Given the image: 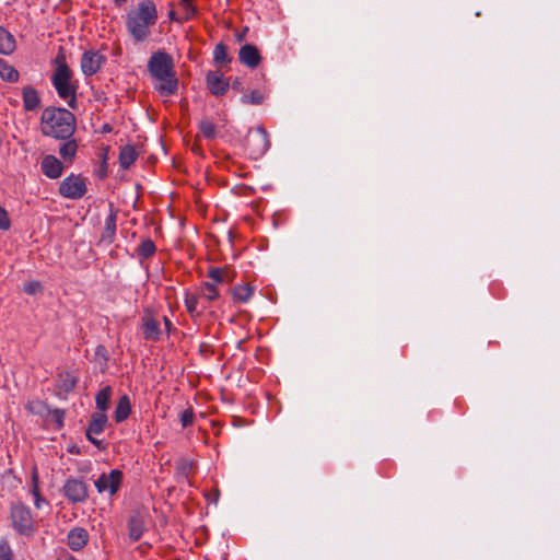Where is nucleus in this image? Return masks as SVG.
Here are the masks:
<instances>
[{"label":"nucleus","instance_id":"nucleus-1","mask_svg":"<svg viewBox=\"0 0 560 560\" xmlns=\"http://www.w3.org/2000/svg\"><path fill=\"white\" fill-rule=\"evenodd\" d=\"M159 19L158 8L153 0H141L126 15V27L131 37L142 43L151 35Z\"/></svg>","mask_w":560,"mask_h":560},{"label":"nucleus","instance_id":"nucleus-36","mask_svg":"<svg viewBox=\"0 0 560 560\" xmlns=\"http://www.w3.org/2000/svg\"><path fill=\"white\" fill-rule=\"evenodd\" d=\"M143 533V526L140 521L131 520L129 523V537L132 541H138Z\"/></svg>","mask_w":560,"mask_h":560},{"label":"nucleus","instance_id":"nucleus-21","mask_svg":"<svg viewBox=\"0 0 560 560\" xmlns=\"http://www.w3.org/2000/svg\"><path fill=\"white\" fill-rule=\"evenodd\" d=\"M14 36L4 27H0V54L11 55L15 50Z\"/></svg>","mask_w":560,"mask_h":560},{"label":"nucleus","instance_id":"nucleus-42","mask_svg":"<svg viewBox=\"0 0 560 560\" xmlns=\"http://www.w3.org/2000/svg\"><path fill=\"white\" fill-rule=\"evenodd\" d=\"M12 550L7 542L0 544V560H13Z\"/></svg>","mask_w":560,"mask_h":560},{"label":"nucleus","instance_id":"nucleus-13","mask_svg":"<svg viewBox=\"0 0 560 560\" xmlns=\"http://www.w3.org/2000/svg\"><path fill=\"white\" fill-rule=\"evenodd\" d=\"M141 329L145 340L155 341L161 335L160 323L151 314L142 317Z\"/></svg>","mask_w":560,"mask_h":560},{"label":"nucleus","instance_id":"nucleus-39","mask_svg":"<svg viewBox=\"0 0 560 560\" xmlns=\"http://www.w3.org/2000/svg\"><path fill=\"white\" fill-rule=\"evenodd\" d=\"M195 412L192 408H187L179 415V421L183 428H187L194 423Z\"/></svg>","mask_w":560,"mask_h":560},{"label":"nucleus","instance_id":"nucleus-7","mask_svg":"<svg viewBox=\"0 0 560 560\" xmlns=\"http://www.w3.org/2000/svg\"><path fill=\"white\" fill-rule=\"evenodd\" d=\"M124 474L119 469H112L108 474L103 472L94 482L98 493L115 495L122 483Z\"/></svg>","mask_w":560,"mask_h":560},{"label":"nucleus","instance_id":"nucleus-25","mask_svg":"<svg viewBox=\"0 0 560 560\" xmlns=\"http://www.w3.org/2000/svg\"><path fill=\"white\" fill-rule=\"evenodd\" d=\"M112 387L105 386L103 387L95 397L96 407L100 410V412L105 413V411L108 409V405L112 398Z\"/></svg>","mask_w":560,"mask_h":560},{"label":"nucleus","instance_id":"nucleus-31","mask_svg":"<svg viewBox=\"0 0 560 560\" xmlns=\"http://www.w3.org/2000/svg\"><path fill=\"white\" fill-rule=\"evenodd\" d=\"M25 408L30 413L43 417H46L49 410L48 406L43 400L39 399L30 400L26 404Z\"/></svg>","mask_w":560,"mask_h":560},{"label":"nucleus","instance_id":"nucleus-5","mask_svg":"<svg viewBox=\"0 0 560 560\" xmlns=\"http://www.w3.org/2000/svg\"><path fill=\"white\" fill-rule=\"evenodd\" d=\"M86 180L80 175L71 174L59 185V194L68 199L77 200L86 194Z\"/></svg>","mask_w":560,"mask_h":560},{"label":"nucleus","instance_id":"nucleus-34","mask_svg":"<svg viewBox=\"0 0 560 560\" xmlns=\"http://www.w3.org/2000/svg\"><path fill=\"white\" fill-rule=\"evenodd\" d=\"M214 61L219 65H225L231 61L228 52V47L223 44H218L213 51Z\"/></svg>","mask_w":560,"mask_h":560},{"label":"nucleus","instance_id":"nucleus-38","mask_svg":"<svg viewBox=\"0 0 560 560\" xmlns=\"http://www.w3.org/2000/svg\"><path fill=\"white\" fill-rule=\"evenodd\" d=\"M199 128H200V131L202 132V135L206 138H208V139L214 138V136H215V126L210 120H202L200 122V125H199Z\"/></svg>","mask_w":560,"mask_h":560},{"label":"nucleus","instance_id":"nucleus-27","mask_svg":"<svg viewBox=\"0 0 560 560\" xmlns=\"http://www.w3.org/2000/svg\"><path fill=\"white\" fill-rule=\"evenodd\" d=\"M136 159L137 152L132 147L127 145L120 150L119 163L122 168H128L130 165L135 163Z\"/></svg>","mask_w":560,"mask_h":560},{"label":"nucleus","instance_id":"nucleus-22","mask_svg":"<svg viewBox=\"0 0 560 560\" xmlns=\"http://www.w3.org/2000/svg\"><path fill=\"white\" fill-rule=\"evenodd\" d=\"M78 377L70 372H62L58 376V388L63 393H70L74 389Z\"/></svg>","mask_w":560,"mask_h":560},{"label":"nucleus","instance_id":"nucleus-28","mask_svg":"<svg viewBox=\"0 0 560 560\" xmlns=\"http://www.w3.org/2000/svg\"><path fill=\"white\" fill-rule=\"evenodd\" d=\"M155 250L156 247L153 241L150 238H145L139 244L137 248V255L141 259H148L155 254Z\"/></svg>","mask_w":560,"mask_h":560},{"label":"nucleus","instance_id":"nucleus-32","mask_svg":"<svg viewBox=\"0 0 560 560\" xmlns=\"http://www.w3.org/2000/svg\"><path fill=\"white\" fill-rule=\"evenodd\" d=\"M266 98V93L259 90H253L242 96L241 102L243 104L259 105Z\"/></svg>","mask_w":560,"mask_h":560},{"label":"nucleus","instance_id":"nucleus-24","mask_svg":"<svg viewBox=\"0 0 560 560\" xmlns=\"http://www.w3.org/2000/svg\"><path fill=\"white\" fill-rule=\"evenodd\" d=\"M233 298L235 301L246 303L254 294V288L248 283L237 284L233 288Z\"/></svg>","mask_w":560,"mask_h":560},{"label":"nucleus","instance_id":"nucleus-45","mask_svg":"<svg viewBox=\"0 0 560 560\" xmlns=\"http://www.w3.org/2000/svg\"><path fill=\"white\" fill-rule=\"evenodd\" d=\"M170 19L171 20H176L175 19V12L174 11H171L170 14H168Z\"/></svg>","mask_w":560,"mask_h":560},{"label":"nucleus","instance_id":"nucleus-43","mask_svg":"<svg viewBox=\"0 0 560 560\" xmlns=\"http://www.w3.org/2000/svg\"><path fill=\"white\" fill-rule=\"evenodd\" d=\"M164 323H165L166 328L170 329V327L172 326L171 320L167 317H164Z\"/></svg>","mask_w":560,"mask_h":560},{"label":"nucleus","instance_id":"nucleus-14","mask_svg":"<svg viewBox=\"0 0 560 560\" xmlns=\"http://www.w3.org/2000/svg\"><path fill=\"white\" fill-rule=\"evenodd\" d=\"M107 416L103 412H97L92 416V420L86 430V438L93 444L98 445L100 442L97 440H92V435H100L106 425Z\"/></svg>","mask_w":560,"mask_h":560},{"label":"nucleus","instance_id":"nucleus-41","mask_svg":"<svg viewBox=\"0 0 560 560\" xmlns=\"http://www.w3.org/2000/svg\"><path fill=\"white\" fill-rule=\"evenodd\" d=\"M23 290L25 293L32 295V294H36L37 292H39L42 290V285L38 281H30L24 284Z\"/></svg>","mask_w":560,"mask_h":560},{"label":"nucleus","instance_id":"nucleus-19","mask_svg":"<svg viewBox=\"0 0 560 560\" xmlns=\"http://www.w3.org/2000/svg\"><path fill=\"white\" fill-rule=\"evenodd\" d=\"M200 298H201L200 293L195 294L189 291L185 292V299H184L185 307H186L188 314L190 315V317H192V318L199 317L203 313V311L199 308V299Z\"/></svg>","mask_w":560,"mask_h":560},{"label":"nucleus","instance_id":"nucleus-29","mask_svg":"<svg viewBox=\"0 0 560 560\" xmlns=\"http://www.w3.org/2000/svg\"><path fill=\"white\" fill-rule=\"evenodd\" d=\"M77 150L78 145L75 141H67L60 145L59 154L66 162L71 163L77 154Z\"/></svg>","mask_w":560,"mask_h":560},{"label":"nucleus","instance_id":"nucleus-35","mask_svg":"<svg viewBox=\"0 0 560 560\" xmlns=\"http://www.w3.org/2000/svg\"><path fill=\"white\" fill-rule=\"evenodd\" d=\"M179 5L184 11V20L188 21L197 14V8L194 0H179Z\"/></svg>","mask_w":560,"mask_h":560},{"label":"nucleus","instance_id":"nucleus-9","mask_svg":"<svg viewBox=\"0 0 560 560\" xmlns=\"http://www.w3.org/2000/svg\"><path fill=\"white\" fill-rule=\"evenodd\" d=\"M106 58L96 50H88L81 58V70L84 75L90 77L95 74L105 62Z\"/></svg>","mask_w":560,"mask_h":560},{"label":"nucleus","instance_id":"nucleus-15","mask_svg":"<svg viewBox=\"0 0 560 560\" xmlns=\"http://www.w3.org/2000/svg\"><path fill=\"white\" fill-rule=\"evenodd\" d=\"M240 61L248 68H256L260 62V54L254 45H244L240 49Z\"/></svg>","mask_w":560,"mask_h":560},{"label":"nucleus","instance_id":"nucleus-8","mask_svg":"<svg viewBox=\"0 0 560 560\" xmlns=\"http://www.w3.org/2000/svg\"><path fill=\"white\" fill-rule=\"evenodd\" d=\"M247 149L254 158H258L269 149V138L266 130L261 127L250 131L246 138Z\"/></svg>","mask_w":560,"mask_h":560},{"label":"nucleus","instance_id":"nucleus-16","mask_svg":"<svg viewBox=\"0 0 560 560\" xmlns=\"http://www.w3.org/2000/svg\"><path fill=\"white\" fill-rule=\"evenodd\" d=\"M89 535L84 528L75 527L68 534V546L78 551L88 544Z\"/></svg>","mask_w":560,"mask_h":560},{"label":"nucleus","instance_id":"nucleus-46","mask_svg":"<svg viewBox=\"0 0 560 560\" xmlns=\"http://www.w3.org/2000/svg\"><path fill=\"white\" fill-rule=\"evenodd\" d=\"M236 84H238V81H234L233 88H236Z\"/></svg>","mask_w":560,"mask_h":560},{"label":"nucleus","instance_id":"nucleus-23","mask_svg":"<svg viewBox=\"0 0 560 560\" xmlns=\"http://www.w3.org/2000/svg\"><path fill=\"white\" fill-rule=\"evenodd\" d=\"M19 72L18 70L10 65L7 60L0 58V78L8 82H18L19 80Z\"/></svg>","mask_w":560,"mask_h":560},{"label":"nucleus","instance_id":"nucleus-12","mask_svg":"<svg viewBox=\"0 0 560 560\" xmlns=\"http://www.w3.org/2000/svg\"><path fill=\"white\" fill-rule=\"evenodd\" d=\"M209 91L217 96L224 95L229 88L230 82L218 71L209 72L206 78Z\"/></svg>","mask_w":560,"mask_h":560},{"label":"nucleus","instance_id":"nucleus-40","mask_svg":"<svg viewBox=\"0 0 560 560\" xmlns=\"http://www.w3.org/2000/svg\"><path fill=\"white\" fill-rule=\"evenodd\" d=\"M11 226V222L8 215V212L4 208L0 206V229L3 231L9 230Z\"/></svg>","mask_w":560,"mask_h":560},{"label":"nucleus","instance_id":"nucleus-30","mask_svg":"<svg viewBox=\"0 0 560 560\" xmlns=\"http://www.w3.org/2000/svg\"><path fill=\"white\" fill-rule=\"evenodd\" d=\"M199 293L207 301H214L220 296L217 285L210 282H203L200 285Z\"/></svg>","mask_w":560,"mask_h":560},{"label":"nucleus","instance_id":"nucleus-10","mask_svg":"<svg viewBox=\"0 0 560 560\" xmlns=\"http://www.w3.org/2000/svg\"><path fill=\"white\" fill-rule=\"evenodd\" d=\"M63 493L73 503L83 502L88 498V487L79 479H68L63 486Z\"/></svg>","mask_w":560,"mask_h":560},{"label":"nucleus","instance_id":"nucleus-11","mask_svg":"<svg viewBox=\"0 0 560 560\" xmlns=\"http://www.w3.org/2000/svg\"><path fill=\"white\" fill-rule=\"evenodd\" d=\"M40 170L46 177L57 179L62 175L65 165L55 155L47 154L42 159Z\"/></svg>","mask_w":560,"mask_h":560},{"label":"nucleus","instance_id":"nucleus-18","mask_svg":"<svg viewBox=\"0 0 560 560\" xmlns=\"http://www.w3.org/2000/svg\"><path fill=\"white\" fill-rule=\"evenodd\" d=\"M131 413V401L128 395L119 397L115 411L114 418L117 423L124 422L128 419Z\"/></svg>","mask_w":560,"mask_h":560},{"label":"nucleus","instance_id":"nucleus-4","mask_svg":"<svg viewBox=\"0 0 560 560\" xmlns=\"http://www.w3.org/2000/svg\"><path fill=\"white\" fill-rule=\"evenodd\" d=\"M55 70L51 75V83L60 98L65 100L69 107L74 108L77 104V83L73 81V72L67 63L66 55L59 50L55 60Z\"/></svg>","mask_w":560,"mask_h":560},{"label":"nucleus","instance_id":"nucleus-6","mask_svg":"<svg viewBox=\"0 0 560 560\" xmlns=\"http://www.w3.org/2000/svg\"><path fill=\"white\" fill-rule=\"evenodd\" d=\"M11 518L14 528L23 535H31L34 532L33 516L28 508L18 503L12 506Z\"/></svg>","mask_w":560,"mask_h":560},{"label":"nucleus","instance_id":"nucleus-37","mask_svg":"<svg viewBox=\"0 0 560 560\" xmlns=\"http://www.w3.org/2000/svg\"><path fill=\"white\" fill-rule=\"evenodd\" d=\"M46 417L56 424L57 429H61L63 427L65 420V411L61 409H52L48 410Z\"/></svg>","mask_w":560,"mask_h":560},{"label":"nucleus","instance_id":"nucleus-33","mask_svg":"<svg viewBox=\"0 0 560 560\" xmlns=\"http://www.w3.org/2000/svg\"><path fill=\"white\" fill-rule=\"evenodd\" d=\"M116 233V214H109L105 221V230L102 238L112 243Z\"/></svg>","mask_w":560,"mask_h":560},{"label":"nucleus","instance_id":"nucleus-26","mask_svg":"<svg viewBox=\"0 0 560 560\" xmlns=\"http://www.w3.org/2000/svg\"><path fill=\"white\" fill-rule=\"evenodd\" d=\"M208 276L217 283L232 282L234 278L232 272L224 268H211Z\"/></svg>","mask_w":560,"mask_h":560},{"label":"nucleus","instance_id":"nucleus-20","mask_svg":"<svg viewBox=\"0 0 560 560\" xmlns=\"http://www.w3.org/2000/svg\"><path fill=\"white\" fill-rule=\"evenodd\" d=\"M31 481V493L34 498V504L35 508L39 510L42 509L43 504H47V501L40 495L39 492V475L36 466L32 468Z\"/></svg>","mask_w":560,"mask_h":560},{"label":"nucleus","instance_id":"nucleus-2","mask_svg":"<svg viewBox=\"0 0 560 560\" xmlns=\"http://www.w3.org/2000/svg\"><path fill=\"white\" fill-rule=\"evenodd\" d=\"M150 74L156 80L155 89L162 96L176 93L178 80L174 71L173 58L164 51L154 52L148 63Z\"/></svg>","mask_w":560,"mask_h":560},{"label":"nucleus","instance_id":"nucleus-17","mask_svg":"<svg viewBox=\"0 0 560 560\" xmlns=\"http://www.w3.org/2000/svg\"><path fill=\"white\" fill-rule=\"evenodd\" d=\"M23 107L27 112L36 110L40 105V97L33 86H25L22 91Z\"/></svg>","mask_w":560,"mask_h":560},{"label":"nucleus","instance_id":"nucleus-3","mask_svg":"<svg viewBox=\"0 0 560 560\" xmlns=\"http://www.w3.org/2000/svg\"><path fill=\"white\" fill-rule=\"evenodd\" d=\"M39 126L44 136L66 139L73 133L75 119L68 109L47 107L42 113Z\"/></svg>","mask_w":560,"mask_h":560},{"label":"nucleus","instance_id":"nucleus-44","mask_svg":"<svg viewBox=\"0 0 560 560\" xmlns=\"http://www.w3.org/2000/svg\"><path fill=\"white\" fill-rule=\"evenodd\" d=\"M114 1H115V3H116L118 7H120V5H122V4H125V3L127 2V0H114Z\"/></svg>","mask_w":560,"mask_h":560}]
</instances>
